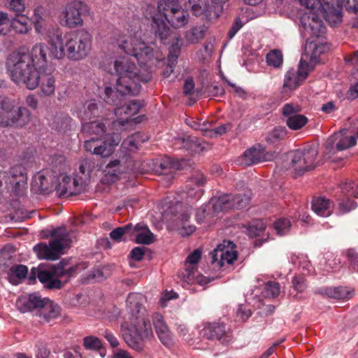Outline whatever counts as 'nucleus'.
Returning a JSON list of instances; mask_svg holds the SVG:
<instances>
[{"label": "nucleus", "mask_w": 358, "mask_h": 358, "mask_svg": "<svg viewBox=\"0 0 358 358\" xmlns=\"http://www.w3.org/2000/svg\"><path fill=\"white\" fill-rule=\"evenodd\" d=\"M118 45L127 55L134 57L144 70L142 73L127 58H120L114 63L118 78L115 88L106 87L103 99L109 105L120 106L126 95L137 96L141 90V83L150 82L152 78V67L164 60V55L155 43L146 44L130 37L117 40Z\"/></svg>", "instance_id": "f257e3e1"}, {"label": "nucleus", "mask_w": 358, "mask_h": 358, "mask_svg": "<svg viewBox=\"0 0 358 358\" xmlns=\"http://www.w3.org/2000/svg\"><path fill=\"white\" fill-rule=\"evenodd\" d=\"M143 295L130 293L127 299V319L122 325V336L125 343L132 349L140 352L144 348V341L150 339L153 332L149 320L144 318L142 310Z\"/></svg>", "instance_id": "f03ea898"}, {"label": "nucleus", "mask_w": 358, "mask_h": 358, "mask_svg": "<svg viewBox=\"0 0 358 358\" xmlns=\"http://www.w3.org/2000/svg\"><path fill=\"white\" fill-rule=\"evenodd\" d=\"M92 36L85 29L70 31L62 36V31L53 29L48 34V43L52 56L62 59L66 56L71 60H80L90 52Z\"/></svg>", "instance_id": "7ed1b4c3"}, {"label": "nucleus", "mask_w": 358, "mask_h": 358, "mask_svg": "<svg viewBox=\"0 0 358 358\" xmlns=\"http://www.w3.org/2000/svg\"><path fill=\"white\" fill-rule=\"evenodd\" d=\"M6 66L12 80L34 90L39 84V70L31 62L29 53L14 52L7 59Z\"/></svg>", "instance_id": "20e7f679"}, {"label": "nucleus", "mask_w": 358, "mask_h": 358, "mask_svg": "<svg viewBox=\"0 0 358 358\" xmlns=\"http://www.w3.org/2000/svg\"><path fill=\"white\" fill-rule=\"evenodd\" d=\"M42 234L43 238H53L50 241L48 245L41 243L34 247V251L41 259L52 261L58 259L64 249L69 247L71 243L70 232L64 227L43 230Z\"/></svg>", "instance_id": "39448f33"}, {"label": "nucleus", "mask_w": 358, "mask_h": 358, "mask_svg": "<svg viewBox=\"0 0 358 358\" xmlns=\"http://www.w3.org/2000/svg\"><path fill=\"white\" fill-rule=\"evenodd\" d=\"M78 265L68 266L64 261L57 266L48 268L39 269L33 268L31 271L30 280H35L36 276L40 282L48 289H59L66 285L77 273Z\"/></svg>", "instance_id": "423d86ee"}, {"label": "nucleus", "mask_w": 358, "mask_h": 358, "mask_svg": "<svg viewBox=\"0 0 358 358\" xmlns=\"http://www.w3.org/2000/svg\"><path fill=\"white\" fill-rule=\"evenodd\" d=\"M18 309L22 313L37 310L39 317L43 322H50L60 314V307L50 299L42 298L39 294L33 293L27 297H22L17 301Z\"/></svg>", "instance_id": "0eeeda50"}, {"label": "nucleus", "mask_w": 358, "mask_h": 358, "mask_svg": "<svg viewBox=\"0 0 358 358\" xmlns=\"http://www.w3.org/2000/svg\"><path fill=\"white\" fill-rule=\"evenodd\" d=\"M322 15L320 12H308L303 14L300 22L304 29L303 34L307 36V40L310 45L313 46L311 57H316L320 54L324 52L328 47L322 43L315 41L313 38H318L324 32L326 27L319 15Z\"/></svg>", "instance_id": "6e6552de"}, {"label": "nucleus", "mask_w": 358, "mask_h": 358, "mask_svg": "<svg viewBox=\"0 0 358 358\" xmlns=\"http://www.w3.org/2000/svg\"><path fill=\"white\" fill-rule=\"evenodd\" d=\"M300 3L305 6L310 12H320L331 26H336L342 20V10L339 6L335 7L334 0H299Z\"/></svg>", "instance_id": "1a4fd4ad"}, {"label": "nucleus", "mask_w": 358, "mask_h": 358, "mask_svg": "<svg viewBox=\"0 0 358 358\" xmlns=\"http://www.w3.org/2000/svg\"><path fill=\"white\" fill-rule=\"evenodd\" d=\"M178 0H161L158 3V10L170 25L179 29L183 27L189 22L187 11L178 5Z\"/></svg>", "instance_id": "9d476101"}, {"label": "nucleus", "mask_w": 358, "mask_h": 358, "mask_svg": "<svg viewBox=\"0 0 358 358\" xmlns=\"http://www.w3.org/2000/svg\"><path fill=\"white\" fill-rule=\"evenodd\" d=\"M89 12V7L83 1H74L69 3L61 14V24L69 28L82 26L83 17L87 15Z\"/></svg>", "instance_id": "9b49d317"}, {"label": "nucleus", "mask_w": 358, "mask_h": 358, "mask_svg": "<svg viewBox=\"0 0 358 358\" xmlns=\"http://www.w3.org/2000/svg\"><path fill=\"white\" fill-rule=\"evenodd\" d=\"M318 155L317 149L308 147L292 152L291 165L299 175L316 167L315 159Z\"/></svg>", "instance_id": "f8f14e48"}, {"label": "nucleus", "mask_w": 358, "mask_h": 358, "mask_svg": "<svg viewBox=\"0 0 358 358\" xmlns=\"http://www.w3.org/2000/svg\"><path fill=\"white\" fill-rule=\"evenodd\" d=\"M203 338L209 341H217L223 345H228L232 341V334L224 322H206L201 331Z\"/></svg>", "instance_id": "ddd939ff"}, {"label": "nucleus", "mask_w": 358, "mask_h": 358, "mask_svg": "<svg viewBox=\"0 0 358 358\" xmlns=\"http://www.w3.org/2000/svg\"><path fill=\"white\" fill-rule=\"evenodd\" d=\"M234 248L235 245L232 242L224 241L210 253L212 263H217L220 267H222L225 264H232L238 257L237 251Z\"/></svg>", "instance_id": "4468645a"}, {"label": "nucleus", "mask_w": 358, "mask_h": 358, "mask_svg": "<svg viewBox=\"0 0 358 358\" xmlns=\"http://www.w3.org/2000/svg\"><path fill=\"white\" fill-rule=\"evenodd\" d=\"M340 189L345 197L338 202L340 211L343 213H346L351 210L355 209L357 205L350 197L358 199V185H356L353 181L345 182L340 185Z\"/></svg>", "instance_id": "2eb2a0df"}, {"label": "nucleus", "mask_w": 358, "mask_h": 358, "mask_svg": "<svg viewBox=\"0 0 358 358\" xmlns=\"http://www.w3.org/2000/svg\"><path fill=\"white\" fill-rule=\"evenodd\" d=\"M121 139L122 138L119 133H112L107 135L104 140L101 139L94 155L103 158L110 157L113 153L115 148L121 141Z\"/></svg>", "instance_id": "dca6fc26"}, {"label": "nucleus", "mask_w": 358, "mask_h": 358, "mask_svg": "<svg viewBox=\"0 0 358 358\" xmlns=\"http://www.w3.org/2000/svg\"><path fill=\"white\" fill-rule=\"evenodd\" d=\"M49 52V48L44 43L36 44L31 48L29 57L40 71H45L48 63L47 55Z\"/></svg>", "instance_id": "f3484780"}, {"label": "nucleus", "mask_w": 358, "mask_h": 358, "mask_svg": "<svg viewBox=\"0 0 358 358\" xmlns=\"http://www.w3.org/2000/svg\"><path fill=\"white\" fill-rule=\"evenodd\" d=\"M190 215L189 210L186 209L174 220V227L182 236L191 235L196 229L194 225L189 224Z\"/></svg>", "instance_id": "a211bd4d"}, {"label": "nucleus", "mask_w": 358, "mask_h": 358, "mask_svg": "<svg viewBox=\"0 0 358 358\" xmlns=\"http://www.w3.org/2000/svg\"><path fill=\"white\" fill-rule=\"evenodd\" d=\"M265 160L266 151L260 145L248 149L242 156V163L248 166Z\"/></svg>", "instance_id": "6ab92c4d"}, {"label": "nucleus", "mask_w": 358, "mask_h": 358, "mask_svg": "<svg viewBox=\"0 0 358 358\" xmlns=\"http://www.w3.org/2000/svg\"><path fill=\"white\" fill-rule=\"evenodd\" d=\"M152 322L155 331L161 342L165 345H169L171 341L170 331L164 322L163 316L159 313H155L152 317Z\"/></svg>", "instance_id": "aec40b11"}, {"label": "nucleus", "mask_w": 358, "mask_h": 358, "mask_svg": "<svg viewBox=\"0 0 358 358\" xmlns=\"http://www.w3.org/2000/svg\"><path fill=\"white\" fill-rule=\"evenodd\" d=\"M102 110V105L100 103H96L95 101H90L86 102L83 109L77 112L78 117L82 120H90L94 117L101 115Z\"/></svg>", "instance_id": "412c9836"}, {"label": "nucleus", "mask_w": 358, "mask_h": 358, "mask_svg": "<svg viewBox=\"0 0 358 358\" xmlns=\"http://www.w3.org/2000/svg\"><path fill=\"white\" fill-rule=\"evenodd\" d=\"M318 293L329 298L341 300H349L353 296V290L345 287H325Z\"/></svg>", "instance_id": "4be33fe9"}, {"label": "nucleus", "mask_w": 358, "mask_h": 358, "mask_svg": "<svg viewBox=\"0 0 358 358\" xmlns=\"http://www.w3.org/2000/svg\"><path fill=\"white\" fill-rule=\"evenodd\" d=\"M133 236H135V241L137 243L149 245L154 241V235L148 227L141 223L137 224L132 229Z\"/></svg>", "instance_id": "5701e85b"}, {"label": "nucleus", "mask_w": 358, "mask_h": 358, "mask_svg": "<svg viewBox=\"0 0 358 358\" xmlns=\"http://www.w3.org/2000/svg\"><path fill=\"white\" fill-rule=\"evenodd\" d=\"M185 268L179 273V278L188 284L196 282L201 285H206L208 282L206 277L201 275H196V268L185 265Z\"/></svg>", "instance_id": "b1692460"}, {"label": "nucleus", "mask_w": 358, "mask_h": 358, "mask_svg": "<svg viewBox=\"0 0 358 358\" xmlns=\"http://www.w3.org/2000/svg\"><path fill=\"white\" fill-rule=\"evenodd\" d=\"M152 19V27L155 31V36L158 37L163 43H165L166 40L168 39L171 34L170 28L165 23L164 20L160 17L153 15Z\"/></svg>", "instance_id": "393cba45"}, {"label": "nucleus", "mask_w": 358, "mask_h": 358, "mask_svg": "<svg viewBox=\"0 0 358 358\" xmlns=\"http://www.w3.org/2000/svg\"><path fill=\"white\" fill-rule=\"evenodd\" d=\"M42 92L45 96H51L55 91V77L50 73H46V70L39 71V83Z\"/></svg>", "instance_id": "a878e982"}, {"label": "nucleus", "mask_w": 358, "mask_h": 358, "mask_svg": "<svg viewBox=\"0 0 358 358\" xmlns=\"http://www.w3.org/2000/svg\"><path fill=\"white\" fill-rule=\"evenodd\" d=\"M331 201L324 197H315L312 201V209L319 216L328 217L331 214Z\"/></svg>", "instance_id": "bb28decb"}, {"label": "nucleus", "mask_w": 358, "mask_h": 358, "mask_svg": "<svg viewBox=\"0 0 358 358\" xmlns=\"http://www.w3.org/2000/svg\"><path fill=\"white\" fill-rule=\"evenodd\" d=\"M105 121L106 122L103 121H92L83 123V131L90 135H96L101 137L106 134V124L108 123L107 120H105Z\"/></svg>", "instance_id": "cd10ccee"}, {"label": "nucleus", "mask_w": 358, "mask_h": 358, "mask_svg": "<svg viewBox=\"0 0 358 358\" xmlns=\"http://www.w3.org/2000/svg\"><path fill=\"white\" fill-rule=\"evenodd\" d=\"M141 137V134L136 132L124 139L121 145L122 152H125L126 155H129L130 152L138 150L140 143L145 141V139Z\"/></svg>", "instance_id": "c85d7f7f"}, {"label": "nucleus", "mask_w": 358, "mask_h": 358, "mask_svg": "<svg viewBox=\"0 0 358 358\" xmlns=\"http://www.w3.org/2000/svg\"><path fill=\"white\" fill-rule=\"evenodd\" d=\"M192 4L191 10L195 16H205L208 17L210 15L211 6L208 0H190Z\"/></svg>", "instance_id": "c756f323"}, {"label": "nucleus", "mask_w": 358, "mask_h": 358, "mask_svg": "<svg viewBox=\"0 0 358 358\" xmlns=\"http://www.w3.org/2000/svg\"><path fill=\"white\" fill-rule=\"evenodd\" d=\"M72 178L68 176H62V181L55 184V189L60 197L75 195L76 191L71 186Z\"/></svg>", "instance_id": "7c9ffc66"}, {"label": "nucleus", "mask_w": 358, "mask_h": 358, "mask_svg": "<svg viewBox=\"0 0 358 358\" xmlns=\"http://www.w3.org/2000/svg\"><path fill=\"white\" fill-rule=\"evenodd\" d=\"M143 106V101L141 100H132L130 101L127 104L120 106L115 109L116 115H122L124 113L129 117H131L137 114L141 108Z\"/></svg>", "instance_id": "2f4dec72"}, {"label": "nucleus", "mask_w": 358, "mask_h": 358, "mask_svg": "<svg viewBox=\"0 0 358 358\" xmlns=\"http://www.w3.org/2000/svg\"><path fill=\"white\" fill-rule=\"evenodd\" d=\"M207 31L204 25L192 27L185 33V38L188 43L195 44L203 39Z\"/></svg>", "instance_id": "473e14b6"}, {"label": "nucleus", "mask_w": 358, "mask_h": 358, "mask_svg": "<svg viewBox=\"0 0 358 358\" xmlns=\"http://www.w3.org/2000/svg\"><path fill=\"white\" fill-rule=\"evenodd\" d=\"M29 18L22 14L16 15V17L10 20V27L18 34H26L30 29Z\"/></svg>", "instance_id": "72a5a7b5"}, {"label": "nucleus", "mask_w": 358, "mask_h": 358, "mask_svg": "<svg viewBox=\"0 0 358 358\" xmlns=\"http://www.w3.org/2000/svg\"><path fill=\"white\" fill-rule=\"evenodd\" d=\"M133 227L129 224L124 227H117L111 231L110 237L116 242L125 241L133 236Z\"/></svg>", "instance_id": "f704fd0d"}, {"label": "nucleus", "mask_w": 358, "mask_h": 358, "mask_svg": "<svg viewBox=\"0 0 358 358\" xmlns=\"http://www.w3.org/2000/svg\"><path fill=\"white\" fill-rule=\"evenodd\" d=\"M30 115V112L27 108L20 107L15 115L10 117L13 127H24L29 122Z\"/></svg>", "instance_id": "c9c22d12"}, {"label": "nucleus", "mask_w": 358, "mask_h": 358, "mask_svg": "<svg viewBox=\"0 0 358 358\" xmlns=\"http://www.w3.org/2000/svg\"><path fill=\"white\" fill-rule=\"evenodd\" d=\"M71 118L66 113L57 114L54 117L52 127L59 131H65L70 126Z\"/></svg>", "instance_id": "e433bc0d"}, {"label": "nucleus", "mask_w": 358, "mask_h": 358, "mask_svg": "<svg viewBox=\"0 0 358 358\" xmlns=\"http://www.w3.org/2000/svg\"><path fill=\"white\" fill-rule=\"evenodd\" d=\"M287 135V130L285 127H276L271 131L266 137V141L269 144H275L284 140Z\"/></svg>", "instance_id": "4c0bfd02"}, {"label": "nucleus", "mask_w": 358, "mask_h": 358, "mask_svg": "<svg viewBox=\"0 0 358 358\" xmlns=\"http://www.w3.org/2000/svg\"><path fill=\"white\" fill-rule=\"evenodd\" d=\"M266 229V224L262 220H255L249 223L246 233L251 237L255 238L262 235Z\"/></svg>", "instance_id": "58836bf2"}, {"label": "nucleus", "mask_w": 358, "mask_h": 358, "mask_svg": "<svg viewBox=\"0 0 358 358\" xmlns=\"http://www.w3.org/2000/svg\"><path fill=\"white\" fill-rule=\"evenodd\" d=\"M28 268L22 264L13 266L10 268L9 280L13 284H17V280L23 279L27 277Z\"/></svg>", "instance_id": "ea45409f"}, {"label": "nucleus", "mask_w": 358, "mask_h": 358, "mask_svg": "<svg viewBox=\"0 0 358 358\" xmlns=\"http://www.w3.org/2000/svg\"><path fill=\"white\" fill-rule=\"evenodd\" d=\"M233 208V195L224 194L220 196L213 204L215 212L227 210Z\"/></svg>", "instance_id": "a19ab883"}, {"label": "nucleus", "mask_w": 358, "mask_h": 358, "mask_svg": "<svg viewBox=\"0 0 358 358\" xmlns=\"http://www.w3.org/2000/svg\"><path fill=\"white\" fill-rule=\"evenodd\" d=\"M266 61L268 66L279 68L282 64L283 56L280 50L274 49L266 55Z\"/></svg>", "instance_id": "79ce46f5"}, {"label": "nucleus", "mask_w": 358, "mask_h": 358, "mask_svg": "<svg viewBox=\"0 0 358 358\" xmlns=\"http://www.w3.org/2000/svg\"><path fill=\"white\" fill-rule=\"evenodd\" d=\"M307 122L308 118L305 115L300 114L289 117L286 121L287 127L292 130L300 129L304 127Z\"/></svg>", "instance_id": "37998d69"}, {"label": "nucleus", "mask_w": 358, "mask_h": 358, "mask_svg": "<svg viewBox=\"0 0 358 358\" xmlns=\"http://www.w3.org/2000/svg\"><path fill=\"white\" fill-rule=\"evenodd\" d=\"M51 176L50 175L39 174L34 180L35 185L37 186L42 193H48L53 187L50 186Z\"/></svg>", "instance_id": "c03bdc74"}, {"label": "nucleus", "mask_w": 358, "mask_h": 358, "mask_svg": "<svg viewBox=\"0 0 358 358\" xmlns=\"http://www.w3.org/2000/svg\"><path fill=\"white\" fill-rule=\"evenodd\" d=\"M301 82L302 80H301L299 76L296 74L295 71H288L285 74L283 86L284 87L292 90L299 87Z\"/></svg>", "instance_id": "a18cd8bd"}, {"label": "nucleus", "mask_w": 358, "mask_h": 358, "mask_svg": "<svg viewBox=\"0 0 358 358\" xmlns=\"http://www.w3.org/2000/svg\"><path fill=\"white\" fill-rule=\"evenodd\" d=\"M102 345L101 341L94 336H87L83 338V346L86 350H99Z\"/></svg>", "instance_id": "49530a36"}, {"label": "nucleus", "mask_w": 358, "mask_h": 358, "mask_svg": "<svg viewBox=\"0 0 358 358\" xmlns=\"http://www.w3.org/2000/svg\"><path fill=\"white\" fill-rule=\"evenodd\" d=\"M52 164L54 169L53 172L60 175L66 170L67 166L66 158L62 155L54 156L52 159Z\"/></svg>", "instance_id": "de8ad7c7"}, {"label": "nucleus", "mask_w": 358, "mask_h": 358, "mask_svg": "<svg viewBox=\"0 0 358 358\" xmlns=\"http://www.w3.org/2000/svg\"><path fill=\"white\" fill-rule=\"evenodd\" d=\"M7 8L15 13V15L22 14L25 10L24 0H5Z\"/></svg>", "instance_id": "09e8293b"}, {"label": "nucleus", "mask_w": 358, "mask_h": 358, "mask_svg": "<svg viewBox=\"0 0 358 358\" xmlns=\"http://www.w3.org/2000/svg\"><path fill=\"white\" fill-rule=\"evenodd\" d=\"M280 286L279 282L268 281L265 284L264 292L266 296L274 298L279 295Z\"/></svg>", "instance_id": "8fccbe9b"}, {"label": "nucleus", "mask_w": 358, "mask_h": 358, "mask_svg": "<svg viewBox=\"0 0 358 358\" xmlns=\"http://www.w3.org/2000/svg\"><path fill=\"white\" fill-rule=\"evenodd\" d=\"M357 141L354 136H345L341 138L336 144V148L338 151H342L348 149L356 145Z\"/></svg>", "instance_id": "3c124183"}, {"label": "nucleus", "mask_w": 358, "mask_h": 358, "mask_svg": "<svg viewBox=\"0 0 358 358\" xmlns=\"http://www.w3.org/2000/svg\"><path fill=\"white\" fill-rule=\"evenodd\" d=\"M250 200V198L246 194L233 195V208H243L249 204Z\"/></svg>", "instance_id": "603ef678"}, {"label": "nucleus", "mask_w": 358, "mask_h": 358, "mask_svg": "<svg viewBox=\"0 0 358 358\" xmlns=\"http://www.w3.org/2000/svg\"><path fill=\"white\" fill-rule=\"evenodd\" d=\"M120 161L115 159L110 161L106 166L104 172L106 174L110 175L113 177L117 178L118 175L121 173L120 169Z\"/></svg>", "instance_id": "864d4df0"}, {"label": "nucleus", "mask_w": 358, "mask_h": 358, "mask_svg": "<svg viewBox=\"0 0 358 358\" xmlns=\"http://www.w3.org/2000/svg\"><path fill=\"white\" fill-rule=\"evenodd\" d=\"M289 221L285 218L279 219L274 223V228L277 234L280 236L285 235L289 230Z\"/></svg>", "instance_id": "5fc2aeb1"}, {"label": "nucleus", "mask_w": 358, "mask_h": 358, "mask_svg": "<svg viewBox=\"0 0 358 358\" xmlns=\"http://www.w3.org/2000/svg\"><path fill=\"white\" fill-rule=\"evenodd\" d=\"M10 19L4 12H0V35H6L10 31Z\"/></svg>", "instance_id": "6e6d98bb"}, {"label": "nucleus", "mask_w": 358, "mask_h": 358, "mask_svg": "<svg viewBox=\"0 0 358 358\" xmlns=\"http://www.w3.org/2000/svg\"><path fill=\"white\" fill-rule=\"evenodd\" d=\"M281 110L282 115L288 118L292 115H298V113L301 111V108L298 105L288 103L283 106Z\"/></svg>", "instance_id": "4d7b16f0"}, {"label": "nucleus", "mask_w": 358, "mask_h": 358, "mask_svg": "<svg viewBox=\"0 0 358 358\" xmlns=\"http://www.w3.org/2000/svg\"><path fill=\"white\" fill-rule=\"evenodd\" d=\"M201 257V252L200 250H194L191 254H189L185 262V265L189 266H194L196 268V264L199 262Z\"/></svg>", "instance_id": "13d9d810"}, {"label": "nucleus", "mask_w": 358, "mask_h": 358, "mask_svg": "<svg viewBox=\"0 0 358 358\" xmlns=\"http://www.w3.org/2000/svg\"><path fill=\"white\" fill-rule=\"evenodd\" d=\"M177 63V54L168 57V63L163 70L162 74L164 78H168L173 72V69Z\"/></svg>", "instance_id": "bf43d9fd"}, {"label": "nucleus", "mask_w": 358, "mask_h": 358, "mask_svg": "<svg viewBox=\"0 0 358 358\" xmlns=\"http://www.w3.org/2000/svg\"><path fill=\"white\" fill-rule=\"evenodd\" d=\"M101 139L99 138H91L89 140L85 141L84 148L87 152L95 154L97 147L101 142Z\"/></svg>", "instance_id": "052dcab7"}, {"label": "nucleus", "mask_w": 358, "mask_h": 358, "mask_svg": "<svg viewBox=\"0 0 358 358\" xmlns=\"http://www.w3.org/2000/svg\"><path fill=\"white\" fill-rule=\"evenodd\" d=\"M206 92L208 96H218L224 94V90L221 85L211 84L206 86Z\"/></svg>", "instance_id": "680f3d73"}, {"label": "nucleus", "mask_w": 358, "mask_h": 358, "mask_svg": "<svg viewBox=\"0 0 358 358\" xmlns=\"http://www.w3.org/2000/svg\"><path fill=\"white\" fill-rule=\"evenodd\" d=\"M310 71V69L309 64L306 62H303L302 59H301L299 65V69L296 73L301 80L303 81L307 78Z\"/></svg>", "instance_id": "e2e57ef3"}, {"label": "nucleus", "mask_w": 358, "mask_h": 358, "mask_svg": "<svg viewBox=\"0 0 358 358\" xmlns=\"http://www.w3.org/2000/svg\"><path fill=\"white\" fill-rule=\"evenodd\" d=\"M346 255L351 266L354 270L358 271V252L354 249H349Z\"/></svg>", "instance_id": "0e129e2a"}, {"label": "nucleus", "mask_w": 358, "mask_h": 358, "mask_svg": "<svg viewBox=\"0 0 358 358\" xmlns=\"http://www.w3.org/2000/svg\"><path fill=\"white\" fill-rule=\"evenodd\" d=\"M293 288L298 292H302L306 287L305 278L303 275L295 276L292 280Z\"/></svg>", "instance_id": "69168bd1"}, {"label": "nucleus", "mask_w": 358, "mask_h": 358, "mask_svg": "<svg viewBox=\"0 0 358 358\" xmlns=\"http://www.w3.org/2000/svg\"><path fill=\"white\" fill-rule=\"evenodd\" d=\"M145 250L143 246L136 247L131 250L129 255L134 260L141 261L145 256Z\"/></svg>", "instance_id": "338daca9"}, {"label": "nucleus", "mask_w": 358, "mask_h": 358, "mask_svg": "<svg viewBox=\"0 0 358 358\" xmlns=\"http://www.w3.org/2000/svg\"><path fill=\"white\" fill-rule=\"evenodd\" d=\"M36 358H48L50 355V350L47 348L46 345L40 343L36 345Z\"/></svg>", "instance_id": "774afa93"}]
</instances>
